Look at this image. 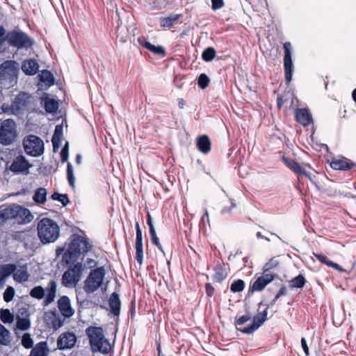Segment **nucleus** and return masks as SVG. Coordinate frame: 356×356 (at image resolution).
<instances>
[{"mask_svg": "<svg viewBox=\"0 0 356 356\" xmlns=\"http://www.w3.org/2000/svg\"><path fill=\"white\" fill-rule=\"evenodd\" d=\"M68 156H69L68 143L67 142L60 152L61 162L63 163H65L68 159Z\"/></svg>", "mask_w": 356, "mask_h": 356, "instance_id": "nucleus-50", "label": "nucleus"}, {"mask_svg": "<svg viewBox=\"0 0 356 356\" xmlns=\"http://www.w3.org/2000/svg\"><path fill=\"white\" fill-rule=\"evenodd\" d=\"M22 345L25 348H31L33 347V341L31 337V334L29 333H25L22 338Z\"/></svg>", "mask_w": 356, "mask_h": 356, "instance_id": "nucleus-46", "label": "nucleus"}, {"mask_svg": "<svg viewBox=\"0 0 356 356\" xmlns=\"http://www.w3.org/2000/svg\"><path fill=\"white\" fill-rule=\"evenodd\" d=\"M15 296V290L12 286H8L3 293V300L6 302H10Z\"/></svg>", "mask_w": 356, "mask_h": 356, "instance_id": "nucleus-47", "label": "nucleus"}, {"mask_svg": "<svg viewBox=\"0 0 356 356\" xmlns=\"http://www.w3.org/2000/svg\"><path fill=\"white\" fill-rule=\"evenodd\" d=\"M145 48L156 55L164 56L166 54L164 47L162 46H155L150 42H146L145 44Z\"/></svg>", "mask_w": 356, "mask_h": 356, "instance_id": "nucleus-38", "label": "nucleus"}, {"mask_svg": "<svg viewBox=\"0 0 356 356\" xmlns=\"http://www.w3.org/2000/svg\"><path fill=\"white\" fill-rule=\"evenodd\" d=\"M16 270V265L14 264H8L0 266V276L3 280L5 278L9 277Z\"/></svg>", "mask_w": 356, "mask_h": 356, "instance_id": "nucleus-33", "label": "nucleus"}, {"mask_svg": "<svg viewBox=\"0 0 356 356\" xmlns=\"http://www.w3.org/2000/svg\"><path fill=\"white\" fill-rule=\"evenodd\" d=\"M40 104L43 105L45 111L48 113H56L59 106L57 101L49 97L47 95L40 98Z\"/></svg>", "mask_w": 356, "mask_h": 356, "instance_id": "nucleus-23", "label": "nucleus"}, {"mask_svg": "<svg viewBox=\"0 0 356 356\" xmlns=\"http://www.w3.org/2000/svg\"><path fill=\"white\" fill-rule=\"evenodd\" d=\"M224 6L223 0H211V7L214 10H218Z\"/></svg>", "mask_w": 356, "mask_h": 356, "instance_id": "nucleus-53", "label": "nucleus"}, {"mask_svg": "<svg viewBox=\"0 0 356 356\" xmlns=\"http://www.w3.org/2000/svg\"><path fill=\"white\" fill-rule=\"evenodd\" d=\"M227 273L224 267V265L218 263L214 268V275L213 276V280L216 282H222L226 279Z\"/></svg>", "mask_w": 356, "mask_h": 356, "instance_id": "nucleus-32", "label": "nucleus"}, {"mask_svg": "<svg viewBox=\"0 0 356 356\" xmlns=\"http://www.w3.org/2000/svg\"><path fill=\"white\" fill-rule=\"evenodd\" d=\"M216 55V53L213 47H207L202 52V58L204 61L210 62L215 58Z\"/></svg>", "mask_w": 356, "mask_h": 356, "instance_id": "nucleus-40", "label": "nucleus"}, {"mask_svg": "<svg viewBox=\"0 0 356 356\" xmlns=\"http://www.w3.org/2000/svg\"><path fill=\"white\" fill-rule=\"evenodd\" d=\"M196 146L197 149L203 154H208L211 150V142L207 135H202L197 138Z\"/></svg>", "mask_w": 356, "mask_h": 356, "instance_id": "nucleus-27", "label": "nucleus"}, {"mask_svg": "<svg viewBox=\"0 0 356 356\" xmlns=\"http://www.w3.org/2000/svg\"><path fill=\"white\" fill-rule=\"evenodd\" d=\"M205 290H206L207 295L209 297H212L213 296L215 289H214L213 286L210 283L206 284Z\"/></svg>", "mask_w": 356, "mask_h": 356, "instance_id": "nucleus-56", "label": "nucleus"}, {"mask_svg": "<svg viewBox=\"0 0 356 356\" xmlns=\"http://www.w3.org/2000/svg\"><path fill=\"white\" fill-rule=\"evenodd\" d=\"M251 318V315L250 313L247 312L245 315L241 316L238 319L236 320V325H241L245 323L247 321H250Z\"/></svg>", "mask_w": 356, "mask_h": 356, "instance_id": "nucleus-51", "label": "nucleus"}, {"mask_svg": "<svg viewBox=\"0 0 356 356\" xmlns=\"http://www.w3.org/2000/svg\"><path fill=\"white\" fill-rule=\"evenodd\" d=\"M85 332L93 352H99L102 354H108L110 352L111 346L109 341L104 337L102 327L89 326Z\"/></svg>", "mask_w": 356, "mask_h": 356, "instance_id": "nucleus-3", "label": "nucleus"}, {"mask_svg": "<svg viewBox=\"0 0 356 356\" xmlns=\"http://www.w3.org/2000/svg\"><path fill=\"white\" fill-rule=\"evenodd\" d=\"M301 346L306 356H308L309 355V347L307 346L306 339L304 337L301 339Z\"/></svg>", "mask_w": 356, "mask_h": 356, "instance_id": "nucleus-59", "label": "nucleus"}, {"mask_svg": "<svg viewBox=\"0 0 356 356\" xmlns=\"http://www.w3.org/2000/svg\"><path fill=\"white\" fill-rule=\"evenodd\" d=\"M5 34V29L2 26H0V44H2L6 40L4 38Z\"/></svg>", "mask_w": 356, "mask_h": 356, "instance_id": "nucleus-63", "label": "nucleus"}, {"mask_svg": "<svg viewBox=\"0 0 356 356\" xmlns=\"http://www.w3.org/2000/svg\"><path fill=\"white\" fill-rule=\"evenodd\" d=\"M231 206L230 207H224L221 211H220V213L222 214V215H225V214H227V213H229L231 212L232 209L234 207H236V203L234 202V200L231 199Z\"/></svg>", "mask_w": 356, "mask_h": 356, "instance_id": "nucleus-55", "label": "nucleus"}, {"mask_svg": "<svg viewBox=\"0 0 356 356\" xmlns=\"http://www.w3.org/2000/svg\"><path fill=\"white\" fill-rule=\"evenodd\" d=\"M70 265L62 276V284L65 287L75 286L81 280L84 266L82 262L66 264Z\"/></svg>", "mask_w": 356, "mask_h": 356, "instance_id": "nucleus-6", "label": "nucleus"}, {"mask_svg": "<svg viewBox=\"0 0 356 356\" xmlns=\"http://www.w3.org/2000/svg\"><path fill=\"white\" fill-rule=\"evenodd\" d=\"M269 306L261 302L258 306V314L253 317V323L244 328L237 327V330L245 334H252L257 330L267 319Z\"/></svg>", "mask_w": 356, "mask_h": 356, "instance_id": "nucleus-9", "label": "nucleus"}, {"mask_svg": "<svg viewBox=\"0 0 356 356\" xmlns=\"http://www.w3.org/2000/svg\"><path fill=\"white\" fill-rule=\"evenodd\" d=\"M279 262L275 259L274 258H272L270 259L269 261H268L265 265L264 266L263 270L266 273L270 270L273 268H275L278 266Z\"/></svg>", "mask_w": 356, "mask_h": 356, "instance_id": "nucleus-48", "label": "nucleus"}, {"mask_svg": "<svg viewBox=\"0 0 356 356\" xmlns=\"http://www.w3.org/2000/svg\"><path fill=\"white\" fill-rule=\"evenodd\" d=\"M13 277L14 280L19 283L28 281L30 275L28 272L26 266H21L19 269L16 268Z\"/></svg>", "mask_w": 356, "mask_h": 356, "instance_id": "nucleus-29", "label": "nucleus"}, {"mask_svg": "<svg viewBox=\"0 0 356 356\" xmlns=\"http://www.w3.org/2000/svg\"><path fill=\"white\" fill-rule=\"evenodd\" d=\"M17 327L20 330H27L31 327L30 321L28 318H19L17 321Z\"/></svg>", "mask_w": 356, "mask_h": 356, "instance_id": "nucleus-43", "label": "nucleus"}, {"mask_svg": "<svg viewBox=\"0 0 356 356\" xmlns=\"http://www.w3.org/2000/svg\"><path fill=\"white\" fill-rule=\"evenodd\" d=\"M204 215L202 216V217L201 218V222L203 224H204L205 220H207L209 222V213H208V211H207V209L206 208L204 209Z\"/></svg>", "mask_w": 356, "mask_h": 356, "instance_id": "nucleus-64", "label": "nucleus"}, {"mask_svg": "<svg viewBox=\"0 0 356 356\" xmlns=\"http://www.w3.org/2000/svg\"><path fill=\"white\" fill-rule=\"evenodd\" d=\"M40 81L48 86L54 83V78L52 73L49 70H43L39 75Z\"/></svg>", "mask_w": 356, "mask_h": 356, "instance_id": "nucleus-36", "label": "nucleus"}, {"mask_svg": "<svg viewBox=\"0 0 356 356\" xmlns=\"http://www.w3.org/2000/svg\"><path fill=\"white\" fill-rule=\"evenodd\" d=\"M68 248L63 255V262L72 264L82 255L85 256L93 248L92 242L86 237L79 234H72Z\"/></svg>", "mask_w": 356, "mask_h": 356, "instance_id": "nucleus-1", "label": "nucleus"}, {"mask_svg": "<svg viewBox=\"0 0 356 356\" xmlns=\"http://www.w3.org/2000/svg\"><path fill=\"white\" fill-rule=\"evenodd\" d=\"M209 81V76L202 73L198 77L197 84L201 89H205L208 86Z\"/></svg>", "mask_w": 356, "mask_h": 356, "instance_id": "nucleus-45", "label": "nucleus"}, {"mask_svg": "<svg viewBox=\"0 0 356 356\" xmlns=\"http://www.w3.org/2000/svg\"><path fill=\"white\" fill-rule=\"evenodd\" d=\"M17 137L16 124L13 119L3 120L0 126V143L10 145Z\"/></svg>", "mask_w": 356, "mask_h": 356, "instance_id": "nucleus-7", "label": "nucleus"}, {"mask_svg": "<svg viewBox=\"0 0 356 356\" xmlns=\"http://www.w3.org/2000/svg\"><path fill=\"white\" fill-rule=\"evenodd\" d=\"M57 283L55 280H50L45 289L42 286H36L31 289L29 295L37 300L44 298L42 305L48 306L54 301L56 296Z\"/></svg>", "mask_w": 356, "mask_h": 356, "instance_id": "nucleus-4", "label": "nucleus"}, {"mask_svg": "<svg viewBox=\"0 0 356 356\" xmlns=\"http://www.w3.org/2000/svg\"><path fill=\"white\" fill-rule=\"evenodd\" d=\"M314 257L321 263L326 264L329 266V263H331L330 261L325 255L321 254L314 253Z\"/></svg>", "mask_w": 356, "mask_h": 356, "instance_id": "nucleus-52", "label": "nucleus"}, {"mask_svg": "<svg viewBox=\"0 0 356 356\" xmlns=\"http://www.w3.org/2000/svg\"><path fill=\"white\" fill-rule=\"evenodd\" d=\"M329 267H332V268H333L339 271H341V272L345 271V270L341 266H339L338 264L334 263L333 261H332L331 263H329Z\"/></svg>", "mask_w": 356, "mask_h": 356, "instance_id": "nucleus-60", "label": "nucleus"}, {"mask_svg": "<svg viewBox=\"0 0 356 356\" xmlns=\"http://www.w3.org/2000/svg\"><path fill=\"white\" fill-rule=\"evenodd\" d=\"M306 279L302 275H298L289 282L290 289L302 288L306 284Z\"/></svg>", "mask_w": 356, "mask_h": 356, "instance_id": "nucleus-35", "label": "nucleus"}, {"mask_svg": "<svg viewBox=\"0 0 356 356\" xmlns=\"http://www.w3.org/2000/svg\"><path fill=\"white\" fill-rule=\"evenodd\" d=\"M106 275V269L100 266L92 269L83 282V290L87 293L97 291L103 284Z\"/></svg>", "mask_w": 356, "mask_h": 356, "instance_id": "nucleus-5", "label": "nucleus"}, {"mask_svg": "<svg viewBox=\"0 0 356 356\" xmlns=\"http://www.w3.org/2000/svg\"><path fill=\"white\" fill-rule=\"evenodd\" d=\"M15 204L10 206L1 205L0 207V224H4L8 220L15 218Z\"/></svg>", "mask_w": 356, "mask_h": 356, "instance_id": "nucleus-22", "label": "nucleus"}, {"mask_svg": "<svg viewBox=\"0 0 356 356\" xmlns=\"http://www.w3.org/2000/svg\"><path fill=\"white\" fill-rule=\"evenodd\" d=\"M284 68L285 79L286 83H290L292 80L293 65L291 58V44L286 42L284 44Z\"/></svg>", "mask_w": 356, "mask_h": 356, "instance_id": "nucleus-12", "label": "nucleus"}, {"mask_svg": "<svg viewBox=\"0 0 356 356\" xmlns=\"http://www.w3.org/2000/svg\"><path fill=\"white\" fill-rule=\"evenodd\" d=\"M65 245H63V246H58L56 248V257H59L60 254H63L65 252Z\"/></svg>", "mask_w": 356, "mask_h": 356, "instance_id": "nucleus-62", "label": "nucleus"}, {"mask_svg": "<svg viewBox=\"0 0 356 356\" xmlns=\"http://www.w3.org/2000/svg\"><path fill=\"white\" fill-rule=\"evenodd\" d=\"M38 236L42 244L55 242L60 236L57 222L49 218H42L37 225Z\"/></svg>", "mask_w": 356, "mask_h": 356, "instance_id": "nucleus-2", "label": "nucleus"}, {"mask_svg": "<svg viewBox=\"0 0 356 356\" xmlns=\"http://www.w3.org/2000/svg\"><path fill=\"white\" fill-rule=\"evenodd\" d=\"M58 308L63 316L70 318L74 314V311L71 306L70 298L67 296H61L58 300Z\"/></svg>", "mask_w": 356, "mask_h": 356, "instance_id": "nucleus-19", "label": "nucleus"}, {"mask_svg": "<svg viewBox=\"0 0 356 356\" xmlns=\"http://www.w3.org/2000/svg\"><path fill=\"white\" fill-rule=\"evenodd\" d=\"M147 223L149 226V232L155 230L154 225L152 223L151 216L149 213L147 214Z\"/></svg>", "mask_w": 356, "mask_h": 356, "instance_id": "nucleus-61", "label": "nucleus"}, {"mask_svg": "<svg viewBox=\"0 0 356 356\" xmlns=\"http://www.w3.org/2000/svg\"><path fill=\"white\" fill-rule=\"evenodd\" d=\"M85 265H88V268L90 269L97 268V262L95 259L90 258H88L86 259Z\"/></svg>", "mask_w": 356, "mask_h": 356, "instance_id": "nucleus-58", "label": "nucleus"}, {"mask_svg": "<svg viewBox=\"0 0 356 356\" xmlns=\"http://www.w3.org/2000/svg\"><path fill=\"white\" fill-rule=\"evenodd\" d=\"M31 167L32 165L29 163L28 160L24 156L19 155L13 160L9 169L15 174L28 175L29 168Z\"/></svg>", "mask_w": 356, "mask_h": 356, "instance_id": "nucleus-13", "label": "nucleus"}, {"mask_svg": "<svg viewBox=\"0 0 356 356\" xmlns=\"http://www.w3.org/2000/svg\"><path fill=\"white\" fill-rule=\"evenodd\" d=\"M47 191L44 188H38L33 195V200L38 204H43L47 200Z\"/></svg>", "mask_w": 356, "mask_h": 356, "instance_id": "nucleus-37", "label": "nucleus"}, {"mask_svg": "<svg viewBox=\"0 0 356 356\" xmlns=\"http://www.w3.org/2000/svg\"><path fill=\"white\" fill-rule=\"evenodd\" d=\"M0 318L4 323H11L14 321V315L8 309H1Z\"/></svg>", "mask_w": 356, "mask_h": 356, "instance_id": "nucleus-39", "label": "nucleus"}, {"mask_svg": "<svg viewBox=\"0 0 356 356\" xmlns=\"http://www.w3.org/2000/svg\"><path fill=\"white\" fill-rule=\"evenodd\" d=\"M76 339V336L74 332H63L57 340V346L60 350L70 349L74 346Z\"/></svg>", "mask_w": 356, "mask_h": 356, "instance_id": "nucleus-15", "label": "nucleus"}, {"mask_svg": "<svg viewBox=\"0 0 356 356\" xmlns=\"http://www.w3.org/2000/svg\"><path fill=\"white\" fill-rule=\"evenodd\" d=\"M15 219L20 224H26L30 222L33 216L30 211L18 204H15Z\"/></svg>", "mask_w": 356, "mask_h": 356, "instance_id": "nucleus-21", "label": "nucleus"}, {"mask_svg": "<svg viewBox=\"0 0 356 356\" xmlns=\"http://www.w3.org/2000/svg\"><path fill=\"white\" fill-rule=\"evenodd\" d=\"M296 120L303 126L309 125L312 121V117L307 108H298L296 111Z\"/></svg>", "mask_w": 356, "mask_h": 356, "instance_id": "nucleus-25", "label": "nucleus"}, {"mask_svg": "<svg viewBox=\"0 0 356 356\" xmlns=\"http://www.w3.org/2000/svg\"><path fill=\"white\" fill-rule=\"evenodd\" d=\"M18 64L12 60H6L0 65V81L13 83L17 79Z\"/></svg>", "mask_w": 356, "mask_h": 356, "instance_id": "nucleus-10", "label": "nucleus"}, {"mask_svg": "<svg viewBox=\"0 0 356 356\" xmlns=\"http://www.w3.org/2000/svg\"><path fill=\"white\" fill-rule=\"evenodd\" d=\"M6 39L10 45L18 49H28L33 45L32 40L22 31H13L7 33Z\"/></svg>", "mask_w": 356, "mask_h": 356, "instance_id": "nucleus-11", "label": "nucleus"}, {"mask_svg": "<svg viewBox=\"0 0 356 356\" xmlns=\"http://www.w3.org/2000/svg\"><path fill=\"white\" fill-rule=\"evenodd\" d=\"M10 342V332L1 323H0V345L6 346H8Z\"/></svg>", "mask_w": 356, "mask_h": 356, "instance_id": "nucleus-34", "label": "nucleus"}, {"mask_svg": "<svg viewBox=\"0 0 356 356\" xmlns=\"http://www.w3.org/2000/svg\"><path fill=\"white\" fill-rule=\"evenodd\" d=\"M51 197L54 200H57L61 202L64 207L67 206L70 203V200L67 194H60L55 192L51 195Z\"/></svg>", "mask_w": 356, "mask_h": 356, "instance_id": "nucleus-41", "label": "nucleus"}, {"mask_svg": "<svg viewBox=\"0 0 356 356\" xmlns=\"http://www.w3.org/2000/svg\"><path fill=\"white\" fill-rule=\"evenodd\" d=\"M275 276L276 275L264 273L253 282L249 289V291L253 293L254 291H263L267 284L274 280Z\"/></svg>", "mask_w": 356, "mask_h": 356, "instance_id": "nucleus-16", "label": "nucleus"}, {"mask_svg": "<svg viewBox=\"0 0 356 356\" xmlns=\"http://www.w3.org/2000/svg\"><path fill=\"white\" fill-rule=\"evenodd\" d=\"M282 160L284 163L293 172L297 174L298 177L300 175H305L308 179H311L310 173L307 172L306 170L295 160L285 156H282Z\"/></svg>", "mask_w": 356, "mask_h": 356, "instance_id": "nucleus-18", "label": "nucleus"}, {"mask_svg": "<svg viewBox=\"0 0 356 356\" xmlns=\"http://www.w3.org/2000/svg\"><path fill=\"white\" fill-rule=\"evenodd\" d=\"M245 288V282L242 280L234 281L230 286V291L233 293H238L243 291Z\"/></svg>", "mask_w": 356, "mask_h": 356, "instance_id": "nucleus-42", "label": "nucleus"}, {"mask_svg": "<svg viewBox=\"0 0 356 356\" xmlns=\"http://www.w3.org/2000/svg\"><path fill=\"white\" fill-rule=\"evenodd\" d=\"M67 178L70 186L74 188L75 178L74 176L73 168L70 163H68L67 165Z\"/></svg>", "mask_w": 356, "mask_h": 356, "instance_id": "nucleus-44", "label": "nucleus"}, {"mask_svg": "<svg viewBox=\"0 0 356 356\" xmlns=\"http://www.w3.org/2000/svg\"><path fill=\"white\" fill-rule=\"evenodd\" d=\"M23 145L26 154L32 156H39L44 152V143L37 136L29 135L25 137Z\"/></svg>", "mask_w": 356, "mask_h": 356, "instance_id": "nucleus-8", "label": "nucleus"}, {"mask_svg": "<svg viewBox=\"0 0 356 356\" xmlns=\"http://www.w3.org/2000/svg\"><path fill=\"white\" fill-rule=\"evenodd\" d=\"M108 305L111 308V313L118 316L120 313L121 302L119 298V295L116 292H113L110 296L108 299Z\"/></svg>", "mask_w": 356, "mask_h": 356, "instance_id": "nucleus-26", "label": "nucleus"}, {"mask_svg": "<svg viewBox=\"0 0 356 356\" xmlns=\"http://www.w3.org/2000/svg\"><path fill=\"white\" fill-rule=\"evenodd\" d=\"M286 287L284 285H282L277 293L275 295V299H279L281 296L286 295Z\"/></svg>", "mask_w": 356, "mask_h": 356, "instance_id": "nucleus-57", "label": "nucleus"}, {"mask_svg": "<svg viewBox=\"0 0 356 356\" xmlns=\"http://www.w3.org/2000/svg\"><path fill=\"white\" fill-rule=\"evenodd\" d=\"M1 110L3 111V113L14 114V109H13V102L11 103L10 105L4 103V104H3L1 105Z\"/></svg>", "mask_w": 356, "mask_h": 356, "instance_id": "nucleus-54", "label": "nucleus"}, {"mask_svg": "<svg viewBox=\"0 0 356 356\" xmlns=\"http://www.w3.org/2000/svg\"><path fill=\"white\" fill-rule=\"evenodd\" d=\"M330 166L336 170L346 171L356 168V163L347 158L342 157L341 159L332 160Z\"/></svg>", "mask_w": 356, "mask_h": 356, "instance_id": "nucleus-20", "label": "nucleus"}, {"mask_svg": "<svg viewBox=\"0 0 356 356\" xmlns=\"http://www.w3.org/2000/svg\"><path fill=\"white\" fill-rule=\"evenodd\" d=\"M31 97V96L29 93L24 92H20L17 95L13 101L14 115L19 114L28 106Z\"/></svg>", "mask_w": 356, "mask_h": 356, "instance_id": "nucleus-14", "label": "nucleus"}, {"mask_svg": "<svg viewBox=\"0 0 356 356\" xmlns=\"http://www.w3.org/2000/svg\"><path fill=\"white\" fill-rule=\"evenodd\" d=\"M63 126L62 124H57L54 129V133L51 138L54 150L58 149L60 146V142L63 139Z\"/></svg>", "mask_w": 356, "mask_h": 356, "instance_id": "nucleus-28", "label": "nucleus"}, {"mask_svg": "<svg viewBox=\"0 0 356 356\" xmlns=\"http://www.w3.org/2000/svg\"><path fill=\"white\" fill-rule=\"evenodd\" d=\"M181 17V14L172 13L168 17H161L159 19V23L161 27L170 29L173 26L174 23L179 20Z\"/></svg>", "mask_w": 356, "mask_h": 356, "instance_id": "nucleus-31", "label": "nucleus"}, {"mask_svg": "<svg viewBox=\"0 0 356 356\" xmlns=\"http://www.w3.org/2000/svg\"><path fill=\"white\" fill-rule=\"evenodd\" d=\"M136 260L140 265H142L143 261V234L138 222H136Z\"/></svg>", "mask_w": 356, "mask_h": 356, "instance_id": "nucleus-17", "label": "nucleus"}, {"mask_svg": "<svg viewBox=\"0 0 356 356\" xmlns=\"http://www.w3.org/2000/svg\"><path fill=\"white\" fill-rule=\"evenodd\" d=\"M48 352L47 342L40 341L32 348L29 356H47Z\"/></svg>", "mask_w": 356, "mask_h": 356, "instance_id": "nucleus-30", "label": "nucleus"}, {"mask_svg": "<svg viewBox=\"0 0 356 356\" xmlns=\"http://www.w3.org/2000/svg\"><path fill=\"white\" fill-rule=\"evenodd\" d=\"M149 234L151 236V240H152V243L154 244L163 254H165L164 250L162 248V245L160 243L159 238L156 236V231L154 230V231L149 232Z\"/></svg>", "mask_w": 356, "mask_h": 356, "instance_id": "nucleus-49", "label": "nucleus"}, {"mask_svg": "<svg viewBox=\"0 0 356 356\" xmlns=\"http://www.w3.org/2000/svg\"><path fill=\"white\" fill-rule=\"evenodd\" d=\"M39 68V64L35 59H27L23 61L22 71L27 75L35 74Z\"/></svg>", "mask_w": 356, "mask_h": 356, "instance_id": "nucleus-24", "label": "nucleus"}]
</instances>
